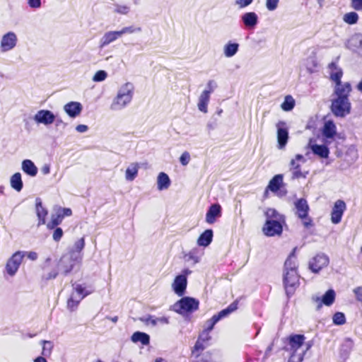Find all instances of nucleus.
Here are the masks:
<instances>
[{"mask_svg":"<svg viewBox=\"0 0 362 362\" xmlns=\"http://www.w3.org/2000/svg\"><path fill=\"white\" fill-rule=\"evenodd\" d=\"M85 240L84 238H81L76 241L69 251L61 257L59 267L64 275H67L76 266L81 264Z\"/></svg>","mask_w":362,"mask_h":362,"instance_id":"nucleus-1","label":"nucleus"},{"mask_svg":"<svg viewBox=\"0 0 362 362\" xmlns=\"http://www.w3.org/2000/svg\"><path fill=\"white\" fill-rule=\"evenodd\" d=\"M134 86L132 83H126L118 90L117 96L110 105L112 110H119L125 107L132 100Z\"/></svg>","mask_w":362,"mask_h":362,"instance_id":"nucleus-2","label":"nucleus"},{"mask_svg":"<svg viewBox=\"0 0 362 362\" xmlns=\"http://www.w3.org/2000/svg\"><path fill=\"white\" fill-rule=\"evenodd\" d=\"M199 301L192 297L185 296L177 300L173 306L172 309L175 312L185 315L192 313L199 309Z\"/></svg>","mask_w":362,"mask_h":362,"instance_id":"nucleus-3","label":"nucleus"},{"mask_svg":"<svg viewBox=\"0 0 362 362\" xmlns=\"http://www.w3.org/2000/svg\"><path fill=\"white\" fill-rule=\"evenodd\" d=\"M351 108L349 99L335 98L332 101L331 111L336 117H344L350 113Z\"/></svg>","mask_w":362,"mask_h":362,"instance_id":"nucleus-4","label":"nucleus"},{"mask_svg":"<svg viewBox=\"0 0 362 362\" xmlns=\"http://www.w3.org/2000/svg\"><path fill=\"white\" fill-rule=\"evenodd\" d=\"M25 257L23 251H17L7 260L4 272L10 276H14L22 263Z\"/></svg>","mask_w":362,"mask_h":362,"instance_id":"nucleus-5","label":"nucleus"},{"mask_svg":"<svg viewBox=\"0 0 362 362\" xmlns=\"http://www.w3.org/2000/svg\"><path fill=\"white\" fill-rule=\"evenodd\" d=\"M283 282L286 294L292 295L299 284V275L297 271L284 272Z\"/></svg>","mask_w":362,"mask_h":362,"instance_id":"nucleus-6","label":"nucleus"},{"mask_svg":"<svg viewBox=\"0 0 362 362\" xmlns=\"http://www.w3.org/2000/svg\"><path fill=\"white\" fill-rule=\"evenodd\" d=\"M283 223L278 220H267L262 228L264 234L269 237L281 235L283 231Z\"/></svg>","mask_w":362,"mask_h":362,"instance_id":"nucleus-7","label":"nucleus"},{"mask_svg":"<svg viewBox=\"0 0 362 362\" xmlns=\"http://www.w3.org/2000/svg\"><path fill=\"white\" fill-rule=\"evenodd\" d=\"M335 292L333 289H329L322 297L313 296L311 297L312 302L316 304V309L319 310L322 305L330 306L335 300Z\"/></svg>","mask_w":362,"mask_h":362,"instance_id":"nucleus-8","label":"nucleus"},{"mask_svg":"<svg viewBox=\"0 0 362 362\" xmlns=\"http://www.w3.org/2000/svg\"><path fill=\"white\" fill-rule=\"evenodd\" d=\"M329 257L324 253H319L316 255L309 262V268L314 272H319L322 268L327 267L329 264Z\"/></svg>","mask_w":362,"mask_h":362,"instance_id":"nucleus-9","label":"nucleus"},{"mask_svg":"<svg viewBox=\"0 0 362 362\" xmlns=\"http://www.w3.org/2000/svg\"><path fill=\"white\" fill-rule=\"evenodd\" d=\"M240 22L245 30H252L257 25L259 18L255 12H245L240 16Z\"/></svg>","mask_w":362,"mask_h":362,"instance_id":"nucleus-10","label":"nucleus"},{"mask_svg":"<svg viewBox=\"0 0 362 362\" xmlns=\"http://www.w3.org/2000/svg\"><path fill=\"white\" fill-rule=\"evenodd\" d=\"M277 129V141L278 147L280 149L284 148L288 139V130L286 126V123L284 121H279L276 125Z\"/></svg>","mask_w":362,"mask_h":362,"instance_id":"nucleus-11","label":"nucleus"},{"mask_svg":"<svg viewBox=\"0 0 362 362\" xmlns=\"http://www.w3.org/2000/svg\"><path fill=\"white\" fill-rule=\"evenodd\" d=\"M33 119L37 123L47 126L54 122L55 115L50 110H40L35 115Z\"/></svg>","mask_w":362,"mask_h":362,"instance_id":"nucleus-12","label":"nucleus"},{"mask_svg":"<svg viewBox=\"0 0 362 362\" xmlns=\"http://www.w3.org/2000/svg\"><path fill=\"white\" fill-rule=\"evenodd\" d=\"M305 337L303 334H293L288 338V345L290 346V350L293 351V354L296 355L295 361H298V356H301L303 358V354H296V351L303 344Z\"/></svg>","mask_w":362,"mask_h":362,"instance_id":"nucleus-13","label":"nucleus"},{"mask_svg":"<svg viewBox=\"0 0 362 362\" xmlns=\"http://www.w3.org/2000/svg\"><path fill=\"white\" fill-rule=\"evenodd\" d=\"M295 214L298 218H306L309 214L310 206L305 198L297 199L294 202Z\"/></svg>","mask_w":362,"mask_h":362,"instance_id":"nucleus-14","label":"nucleus"},{"mask_svg":"<svg viewBox=\"0 0 362 362\" xmlns=\"http://www.w3.org/2000/svg\"><path fill=\"white\" fill-rule=\"evenodd\" d=\"M346 209V204L343 200L339 199L335 203L331 213V221L333 223L337 224L341 220Z\"/></svg>","mask_w":362,"mask_h":362,"instance_id":"nucleus-15","label":"nucleus"},{"mask_svg":"<svg viewBox=\"0 0 362 362\" xmlns=\"http://www.w3.org/2000/svg\"><path fill=\"white\" fill-rule=\"evenodd\" d=\"M17 43V36L13 32H8L3 35L1 41V49L2 52H8L12 49Z\"/></svg>","mask_w":362,"mask_h":362,"instance_id":"nucleus-16","label":"nucleus"},{"mask_svg":"<svg viewBox=\"0 0 362 362\" xmlns=\"http://www.w3.org/2000/svg\"><path fill=\"white\" fill-rule=\"evenodd\" d=\"M187 286V278L185 277L184 275H177L172 284L174 292L178 296H184L186 291Z\"/></svg>","mask_w":362,"mask_h":362,"instance_id":"nucleus-17","label":"nucleus"},{"mask_svg":"<svg viewBox=\"0 0 362 362\" xmlns=\"http://www.w3.org/2000/svg\"><path fill=\"white\" fill-rule=\"evenodd\" d=\"M322 136L326 145L330 144L329 139H332L337 134V127L333 121H327L322 128Z\"/></svg>","mask_w":362,"mask_h":362,"instance_id":"nucleus-18","label":"nucleus"},{"mask_svg":"<svg viewBox=\"0 0 362 362\" xmlns=\"http://www.w3.org/2000/svg\"><path fill=\"white\" fill-rule=\"evenodd\" d=\"M221 216V206L218 204H211L206 214V221L209 224H213L216 219Z\"/></svg>","mask_w":362,"mask_h":362,"instance_id":"nucleus-19","label":"nucleus"},{"mask_svg":"<svg viewBox=\"0 0 362 362\" xmlns=\"http://www.w3.org/2000/svg\"><path fill=\"white\" fill-rule=\"evenodd\" d=\"M120 37L118 30L108 31L104 33L99 41V47L100 49L107 46L110 43L116 41Z\"/></svg>","mask_w":362,"mask_h":362,"instance_id":"nucleus-20","label":"nucleus"},{"mask_svg":"<svg viewBox=\"0 0 362 362\" xmlns=\"http://www.w3.org/2000/svg\"><path fill=\"white\" fill-rule=\"evenodd\" d=\"M351 91V84L348 82L339 84H336L334 89V94L337 95V98L349 99V95Z\"/></svg>","mask_w":362,"mask_h":362,"instance_id":"nucleus-21","label":"nucleus"},{"mask_svg":"<svg viewBox=\"0 0 362 362\" xmlns=\"http://www.w3.org/2000/svg\"><path fill=\"white\" fill-rule=\"evenodd\" d=\"M64 110L69 117L74 118L81 112L82 105L78 102H69L64 106Z\"/></svg>","mask_w":362,"mask_h":362,"instance_id":"nucleus-22","label":"nucleus"},{"mask_svg":"<svg viewBox=\"0 0 362 362\" xmlns=\"http://www.w3.org/2000/svg\"><path fill=\"white\" fill-rule=\"evenodd\" d=\"M35 210L38 218V226L45 224V218L47 215V210L43 207L40 198L35 199Z\"/></svg>","mask_w":362,"mask_h":362,"instance_id":"nucleus-23","label":"nucleus"},{"mask_svg":"<svg viewBox=\"0 0 362 362\" xmlns=\"http://www.w3.org/2000/svg\"><path fill=\"white\" fill-rule=\"evenodd\" d=\"M346 47L353 51L362 48V34L353 35L347 41Z\"/></svg>","mask_w":362,"mask_h":362,"instance_id":"nucleus-24","label":"nucleus"},{"mask_svg":"<svg viewBox=\"0 0 362 362\" xmlns=\"http://www.w3.org/2000/svg\"><path fill=\"white\" fill-rule=\"evenodd\" d=\"M212 239L213 230L207 229L199 235L197 240V245L199 246L207 247L211 243Z\"/></svg>","mask_w":362,"mask_h":362,"instance_id":"nucleus-25","label":"nucleus"},{"mask_svg":"<svg viewBox=\"0 0 362 362\" xmlns=\"http://www.w3.org/2000/svg\"><path fill=\"white\" fill-rule=\"evenodd\" d=\"M283 184V175L278 174L274 175L269 181L267 190L269 189L272 192H278Z\"/></svg>","mask_w":362,"mask_h":362,"instance_id":"nucleus-26","label":"nucleus"},{"mask_svg":"<svg viewBox=\"0 0 362 362\" xmlns=\"http://www.w3.org/2000/svg\"><path fill=\"white\" fill-rule=\"evenodd\" d=\"M312 152L322 158H327L329 154V150L326 145L313 144L310 145Z\"/></svg>","mask_w":362,"mask_h":362,"instance_id":"nucleus-27","label":"nucleus"},{"mask_svg":"<svg viewBox=\"0 0 362 362\" xmlns=\"http://www.w3.org/2000/svg\"><path fill=\"white\" fill-rule=\"evenodd\" d=\"M238 301L236 300L233 301L231 304H230L226 308L221 310L218 313L214 315V317L217 319L218 321L221 319L226 317L230 313L235 311L238 309Z\"/></svg>","mask_w":362,"mask_h":362,"instance_id":"nucleus-28","label":"nucleus"},{"mask_svg":"<svg viewBox=\"0 0 362 362\" xmlns=\"http://www.w3.org/2000/svg\"><path fill=\"white\" fill-rule=\"evenodd\" d=\"M329 68L332 71L330 74L331 79L334 81L336 84H339V83H341V78L343 74L342 70L337 66L335 62H332L329 64Z\"/></svg>","mask_w":362,"mask_h":362,"instance_id":"nucleus-29","label":"nucleus"},{"mask_svg":"<svg viewBox=\"0 0 362 362\" xmlns=\"http://www.w3.org/2000/svg\"><path fill=\"white\" fill-rule=\"evenodd\" d=\"M298 264L296 260V257L295 255V249L288 257L284 263V272H291L292 270L297 271Z\"/></svg>","mask_w":362,"mask_h":362,"instance_id":"nucleus-30","label":"nucleus"},{"mask_svg":"<svg viewBox=\"0 0 362 362\" xmlns=\"http://www.w3.org/2000/svg\"><path fill=\"white\" fill-rule=\"evenodd\" d=\"M22 170L27 175L34 177L37 173V168L34 163L28 159H25L22 162Z\"/></svg>","mask_w":362,"mask_h":362,"instance_id":"nucleus-31","label":"nucleus"},{"mask_svg":"<svg viewBox=\"0 0 362 362\" xmlns=\"http://www.w3.org/2000/svg\"><path fill=\"white\" fill-rule=\"evenodd\" d=\"M134 343L140 342L142 345H148L150 343V337L148 334L142 332H135L131 337Z\"/></svg>","mask_w":362,"mask_h":362,"instance_id":"nucleus-32","label":"nucleus"},{"mask_svg":"<svg viewBox=\"0 0 362 362\" xmlns=\"http://www.w3.org/2000/svg\"><path fill=\"white\" fill-rule=\"evenodd\" d=\"M210 100V95L208 93L202 92L199 97L197 107L199 111L206 113L208 111L207 106Z\"/></svg>","mask_w":362,"mask_h":362,"instance_id":"nucleus-33","label":"nucleus"},{"mask_svg":"<svg viewBox=\"0 0 362 362\" xmlns=\"http://www.w3.org/2000/svg\"><path fill=\"white\" fill-rule=\"evenodd\" d=\"M170 185V180L165 173H160L157 179V187L159 190L167 189Z\"/></svg>","mask_w":362,"mask_h":362,"instance_id":"nucleus-34","label":"nucleus"},{"mask_svg":"<svg viewBox=\"0 0 362 362\" xmlns=\"http://www.w3.org/2000/svg\"><path fill=\"white\" fill-rule=\"evenodd\" d=\"M239 44L237 42H228L223 47V53L226 57H232L238 52Z\"/></svg>","mask_w":362,"mask_h":362,"instance_id":"nucleus-35","label":"nucleus"},{"mask_svg":"<svg viewBox=\"0 0 362 362\" xmlns=\"http://www.w3.org/2000/svg\"><path fill=\"white\" fill-rule=\"evenodd\" d=\"M11 187L17 192H21L23 189V184L20 173H14L10 179Z\"/></svg>","mask_w":362,"mask_h":362,"instance_id":"nucleus-36","label":"nucleus"},{"mask_svg":"<svg viewBox=\"0 0 362 362\" xmlns=\"http://www.w3.org/2000/svg\"><path fill=\"white\" fill-rule=\"evenodd\" d=\"M267 220H278L279 221H285L284 216L280 214L276 209H267L264 213Z\"/></svg>","mask_w":362,"mask_h":362,"instance_id":"nucleus-37","label":"nucleus"},{"mask_svg":"<svg viewBox=\"0 0 362 362\" xmlns=\"http://www.w3.org/2000/svg\"><path fill=\"white\" fill-rule=\"evenodd\" d=\"M139 320L146 324H148V320H151V325L153 326H156L158 322L163 323V324H168L169 323L168 319L165 317L153 318V316L149 315L148 317H140Z\"/></svg>","mask_w":362,"mask_h":362,"instance_id":"nucleus-38","label":"nucleus"},{"mask_svg":"<svg viewBox=\"0 0 362 362\" xmlns=\"http://www.w3.org/2000/svg\"><path fill=\"white\" fill-rule=\"evenodd\" d=\"M206 343L202 341L201 339H197L192 351V356L198 358L201 356L202 352L206 349Z\"/></svg>","mask_w":362,"mask_h":362,"instance_id":"nucleus-39","label":"nucleus"},{"mask_svg":"<svg viewBox=\"0 0 362 362\" xmlns=\"http://www.w3.org/2000/svg\"><path fill=\"white\" fill-rule=\"evenodd\" d=\"M201 255L202 254L198 248H193L185 255V258L187 262L192 261L193 264H195L199 262Z\"/></svg>","mask_w":362,"mask_h":362,"instance_id":"nucleus-40","label":"nucleus"},{"mask_svg":"<svg viewBox=\"0 0 362 362\" xmlns=\"http://www.w3.org/2000/svg\"><path fill=\"white\" fill-rule=\"evenodd\" d=\"M72 286L76 293L78 295V298H80V299H83L93 292V290H86V288L83 287L81 284H77L74 283L72 284Z\"/></svg>","mask_w":362,"mask_h":362,"instance_id":"nucleus-41","label":"nucleus"},{"mask_svg":"<svg viewBox=\"0 0 362 362\" xmlns=\"http://www.w3.org/2000/svg\"><path fill=\"white\" fill-rule=\"evenodd\" d=\"M41 344L43 345L42 355L45 357H49L51 355L54 347L52 342L50 341L42 340L41 341Z\"/></svg>","mask_w":362,"mask_h":362,"instance_id":"nucleus-42","label":"nucleus"},{"mask_svg":"<svg viewBox=\"0 0 362 362\" xmlns=\"http://www.w3.org/2000/svg\"><path fill=\"white\" fill-rule=\"evenodd\" d=\"M295 106V100L291 95H286L281 107L284 111H291Z\"/></svg>","mask_w":362,"mask_h":362,"instance_id":"nucleus-43","label":"nucleus"},{"mask_svg":"<svg viewBox=\"0 0 362 362\" xmlns=\"http://www.w3.org/2000/svg\"><path fill=\"white\" fill-rule=\"evenodd\" d=\"M138 173V168L136 165L132 164L126 170V179L132 181L136 177Z\"/></svg>","mask_w":362,"mask_h":362,"instance_id":"nucleus-44","label":"nucleus"},{"mask_svg":"<svg viewBox=\"0 0 362 362\" xmlns=\"http://www.w3.org/2000/svg\"><path fill=\"white\" fill-rule=\"evenodd\" d=\"M343 19L346 23L353 25L357 23L358 20V16L356 12L352 11L346 13L344 16Z\"/></svg>","mask_w":362,"mask_h":362,"instance_id":"nucleus-45","label":"nucleus"},{"mask_svg":"<svg viewBox=\"0 0 362 362\" xmlns=\"http://www.w3.org/2000/svg\"><path fill=\"white\" fill-rule=\"evenodd\" d=\"M333 323L336 325H342L346 323L345 315L341 312H337L332 317Z\"/></svg>","mask_w":362,"mask_h":362,"instance_id":"nucleus-46","label":"nucleus"},{"mask_svg":"<svg viewBox=\"0 0 362 362\" xmlns=\"http://www.w3.org/2000/svg\"><path fill=\"white\" fill-rule=\"evenodd\" d=\"M81 300V299H80V298H76L74 293H72V295L67 301V308L70 310H74L77 308Z\"/></svg>","mask_w":362,"mask_h":362,"instance_id":"nucleus-47","label":"nucleus"},{"mask_svg":"<svg viewBox=\"0 0 362 362\" xmlns=\"http://www.w3.org/2000/svg\"><path fill=\"white\" fill-rule=\"evenodd\" d=\"M300 161L302 162V163H305V160L304 157L302 155L297 154L296 156L295 159H292L291 160V163H290L291 170H294V169L299 168L300 167V165L299 163Z\"/></svg>","mask_w":362,"mask_h":362,"instance_id":"nucleus-48","label":"nucleus"},{"mask_svg":"<svg viewBox=\"0 0 362 362\" xmlns=\"http://www.w3.org/2000/svg\"><path fill=\"white\" fill-rule=\"evenodd\" d=\"M141 28L140 27H134L133 25L124 27L120 30H118L120 37L127 33H133L135 32H141Z\"/></svg>","mask_w":362,"mask_h":362,"instance_id":"nucleus-49","label":"nucleus"},{"mask_svg":"<svg viewBox=\"0 0 362 362\" xmlns=\"http://www.w3.org/2000/svg\"><path fill=\"white\" fill-rule=\"evenodd\" d=\"M107 76V74L105 71L100 70L98 71L93 77V81L95 82H101L105 80Z\"/></svg>","mask_w":362,"mask_h":362,"instance_id":"nucleus-50","label":"nucleus"},{"mask_svg":"<svg viewBox=\"0 0 362 362\" xmlns=\"http://www.w3.org/2000/svg\"><path fill=\"white\" fill-rule=\"evenodd\" d=\"M218 321L217 319L214 317V315L210 318L209 320H206L204 325V329L208 332H211L213 329L214 325L218 322Z\"/></svg>","mask_w":362,"mask_h":362,"instance_id":"nucleus-51","label":"nucleus"},{"mask_svg":"<svg viewBox=\"0 0 362 362\" xmlns=\"http://www.w3.org/2000/svg\"><path fill=\"white\" fill-rule=\"evenodd\" d=\"M217 88V84L215 81L209 80L206 85V88L204 90L205 93H208L209 95H211V93L214 91V90Z\"/></svg>","mask_w":362,"mask_h":362,"instance_id":"nucleus-52","label":"nucleus"},{"mask_svg":"<svg viewBox=\"0 0 362 362\" xmlns=\"http://www.w3.org/2000/svg\"><path fill=\"white\" fill-rule=\"evenodd\" d=\"M58 275V272L56 269H52L47 274H44L42 276V279L45 281H49L55 279Z\"/></svg>","mask_w":362,"mask_h":362,"instance_id":"nucleus-53","label":"nucleus"},{"mask_svg":"<svg viewBox=\"0 0 362 362\" xmlns=\"http://www.w3.org/2000/svg\"><path fill=\"white\" fill-rule=\"evenodd\" d=\"M253 2V0H235V5L238 6V8H244Z\"/></svg>","mask_w":362,"mask_h":362,"instance_id":"nucleus-54","label":"nucleus"},{"mask_svg":"<svg viewBox=\"0 0 362 362\" xmlns=\"http://www.w3.org/2000/svg\"><path fill=\"white\" fill-rule=\"evenodd\" d=\"M129 7L126 5H116L115 6V12L120 14H127L129 12Z\"/></svg>","mask_w":362,"mask_h":362,"instance_id":"nucleus-55","label":"nucleus"},{"mask_svg":"<svg viewBox=\"0 0 362 362\" xmlns=\"http://www.w3.org/2000/svg\"><path fill=\"white\" fill-rule=\"evenodd\" d=\"M279 0H267L266 6L269 11H274L279 4Z\"/></svg>","mask_w":362,"mask_h":362,"instance_id":"nucleus-56","label":"nucleus"},{"mask_svg":"<svg viewBox=\"0 0 362 362\" xmlns=\"http://www.w3.org/2000/svg\"><path fill=\"white\" fill-rule=\"evenodd\" d=\"M190 160V155L187 151H185L182 153L181 156L180 157V161L182 165H187Z\"/></svg>","mask_w":362,"mask_h":362,"instance_id":"nucleus-57","label":"nucleus"},{"mask_svg":"<svg viewBox=\"0 0 362 362\" xmlns=\"http://www.w3.org/2000/svg\"><path fill=\"white\" fill-rule=\"evenodd\" d=\"M355 298L357 301L360 302L362 305V286H357L353 290Z\"/></svg>","mask_w":362,"mask_h":362,"instance_id":"nucleus-58","label":"nucleus"},{"mask_svg":"<svg viewBox=\"0 0 362 362\" xmlns=\"http://www.w3.org/2000/svg\"><path fill=\"white\" fill-rule=\"evenodd\" d=\"M63 235V230L61 228H56L54 233H53V240L56 242H58L60 240Z\"/></svg>","mask_w":362,"mask_h":362,"instance_id":"nucleus-59","label":"nucleus"},{"mask_svg":"<svg viewBox=\"0 0 362 362\" xmlns=\"http://www.w3.org/2000/svg\"><path fill=\"white\" fill-rule=\"evenodd\" d=\"M51 220L54 221V223L58 226L62 223L63 220V215H62V213L57 211L56 214L52 215Z\"/></svg>","mask_w":362,"mask_h":362,"instance_id":"nucleus-60","label":"nucleus"},{"mask_svg":"<svg viewBox=\"0 0 362 362\" xmlns=\"http://www.w3.org/2000/svg\"><path fill=\"white\" fill-rule=\"evenodd\" d=\"M303 221V225L305 228H310L313 226V221L311 217L309 215H307L306 218H300Z\"/></svg>","mask_w":362,"mask_h":362,"instance_id":"nucleus-61","label":"nucleus"},{"mask_svg":"<svg viewBox=\"0 0 362 362\" xmlns=\"http://www.w3.org/2000/svg\"><path fill=\"white\" fill-rule=\"evenodd\" d=\"M209 332L208 331L204 330L202 334L199 336L198 339H201L202 341L207 344L208 341L211 339L209 335Z\"/></svg>","mask_w":362,"mask_h":362,"instance_id":"nucleus-62","label":"nucleus"},{"mask_svg":"<svg viewBox=\"0 0 362 362\" xmlns=\"http://www.w3.org/2000/svg\"><path fill=\"white\" fill-rule=\"evenodd\" d=\"M351 7L356 10H362V0H351Z\"/></svg>","mask_w":362,"mask_h":362,"instance_id":"nucleus-63","label":"nucleus"},{"mask_svg":"<svg viewBox=\"0 0 362 362\" xmlns=\"http://www.w3.org/2000/svg\"><path fill=\"white\" fill-rule=\"evenodd\" d=\"M28 4L32 8H38L41 6V0H28Z\"/></svg>","mask_w":362,"mask_h":362,"instance_id":"nucleus-64","label":"nucleus"}]
</instances>
